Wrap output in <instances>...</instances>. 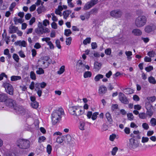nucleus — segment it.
I'll return each mask as SVG.
<instances>
[{
    "mask_svg": "<svg viewBox=\"0 0 156 156\" xmlns=\"http://www.w3.org/2000/svg\"><path fill=\"white\" fill-rule=\"evenodd\" d=\"M41 46L39 43H35L34 46V48L37 49H38L41 47Z\"/></svg>",
    "mask_w": 156,
    "mask_h": 156,
    "instance_id": "64",
    "label": "nucleus"
},
{
    "mask_svg": "<svg viewBox=\"0 0 156 156\" xmlns=\"http://www.w3.org/2000/svg\"><path fill=\"white\" fill-rule=\"evenodd\" d=\"M72 38L71 37H69L66 38V44L67 45H69L71 42Z\"/></svg>",
    "mask_w": 156,
    "mask_h": 156,
    "instance_id": "52",
    "label": "nucleus"
},
{
    "mask_svg": "<svg viewBox=\"0 0 156 156\" xmlns=\"http://www.w3.org/2000/svg\"><path fill=\"white\" fill-rule=\"evenodd\" d=\"M18 53L20 57L22 58H25V55H24L23 52L22 50L20 51Z\"/></svg>",
    "mask_w": 156,
    "mask_h": 156,
    "instance_id": "60",
    "label": "nucleus"
},
{
    "mask_svg": "<svg viewBox=\"0 0 156 156\" xmlns=\"http://www.w3.org/2000/svg\"><path fill=\"white\" fill-rule=\"evenodd\" d=\"M147 18L146 16L142 15L138 16L135 19V24L138 28L144 26L146 23Z\"/></svg>",
    "mask_w": 156,
    "mask_h": 156,
    "instance_id": "3",
    "label": "nucleus"
},
{
    "mask_svg": "<svg viewBox=\"0 0 156 156\" xmlns=\"http://www.w3.org/2000/svg\"><path fill=\"white\" fill-rule=\"evenodd\" d=\"M18 30V29L17 27L11 25L9 27V32L10 34H13L16 33V31Z\"/></svg>",
    "mask_w": 156,
    "mask_h": 156,
    "instance_id": "15",
    "label": "nucleus"
},
{
    "mask_svg": "<svg viewBox=\"0 0 156 156\" xmlns=\"http://www.w3.org/2000/svg\"><path fill=\"white\" fill-rule=\"evenodd\" d=\"M105 53L108 55H109L111 53V49L110 48H108L106 49L105 51Z\"/></svg>",
    "mask_w": 156,
    "mask_h": 156,
    "instance_id": "54",
    "label": "nucleus"
},
{
    "mask_svg": "<svg viewBox=\"0 0 156 156\" xmlns=\"http://www.w3.org/2000/svg\"><path fill=\"white\" fill-rule=\"evenodd\" d=\"M124 92L126 94H130L133 93V91L130 88H126L124 90Z\"/></svg>",
    "mask_w": 156,
    "mask_h": 156,
    "instance_id": "27",
    "label": "nucleus"
},
{
    "mask_svg": "<svg viewBox=\"0 0 156 156\" xmlns=\"http://www.w3.org/2000/svg\"><path fill=\"white\" fill-rule=\"evenodd\" d=\"M101 64L98 62H96L94 63V68L96 71H98L101 68Z\"/></svg>",
    "mask_w": 156,
    "mask_h": 156,
    "instance_id": "20",
    "label": "nucleus"
},
{
    "mask_svg": "<svg viewBox=\"0 0 156 156\" xmlns=\"http://www.w3.org/2000/svg\"><path fill=\"white\" fill-rule=\"evenodd\" d=\"M50 39V38L49 37L43 38L42 39V41H45L49 46L50 49H54V45L51 41H49Z\"/></svg>",
    "mask_w": 156,
    "mask_h": 156,
    "instance_id": "13",
    "label": "nucleus"
},
{
    "mask_svg": "<svg viewBox=\"0 0 156 156\" xmlns=\"http://www.w3.org/2000/svg\"><path fill=\"white\" fill-rule=\"evenodd\" d=\"M65 66H63L61 67L59 71H58V73L59 74L62 73L65 71Z\"/></svg>",
    "mask_w": 156,
    "mask_h": 156,
    "instance_id": "40",
    "label": "nucleus"
},
{
    "mask_svg": "<svg viewBox=\"0 0 156 156\" xmlns=\"http://www.w3.org/2000/svg\"><path fill=\"white\" fill-rule=\"evenodd\" d=\"M107 91V88L104 85H101L99 87L98 93L100 95H102Z\"/></svg>",
    "mask_w": 156,
    "mask_h": 156,
    "instance_id": "14",
    "label": "nucleus"
},
{
    "mask_svg": "<svg viewBox=\"0 0 156 156\" xmlns=\"http://www.w3.org/2000/svg\"><path fill=\"white\" fill-rule=\"evenodd\" d=\"M35 90L37 92V93L39 97L41 96L42 93V90L41 89H36Z\"/></svg>",
    "mask_w": 156,
    "mask_h": 156,
    "instance_id": "48",
    "label": "nucleus"
},
{
    "mask_svg": "<svg viewBox=\"0 0 156 156\" xmlns=\"http://www.w3.org/2000/svg\"><path fill=\"white\" fill-rule=\"evenodd\" d=\"M63 141V140L61 137H58L56 139V142L59 143L61 144Z\"/></svg>",
    "mask_w": 156,
    "mask_h": 156,
    "instance_id": "56",
    "label": "nucleus"
},
{
    "mask_svg": "<svg viewBox=\"0 0 156 156\" xmlns=\"http://www.w3.org/2000/svg\"><path fill=\"white\" fill-rule=\"evenodd\" d=\"M148 81L150 83L153 84H155L156 83V81L154 78L152 76L149 77L148 78Z\"/></svg>",
    "mask_w": 156,
    "mask_h": 156,
    "instance_id": "28",
    "label": "nucleus"
},
{
    "mask_svg": "<svg viewBox=\"0 0 156 156\" xmlns=\"http://www.w3.org/2000/svg\"><path fill=\"white\" fill-rule=\"evenodd\" d=\"M153 69V67L152 66H149L145 68V69L147 72H150Z\"/></svg>",
    "mask_w": 156,
    "mask_h": 156,
    "instance_id": "55",
    "label": "nucleus"
},
{
    "mask_svg": "<svg viewBox=\"0 0 156 156\" xmlns=\"http://www.w3.org/2000/svg\"><path fill=\"white\" fill-rule=\"evenodd\" d=\"M68 110L71 115L77 117L83 114L84 112V109L82 107L80 106H73L69 107Z\"/></svg>",
    "mask_w": 156,
    "mask_h": 156,
    "instance_id": "1",
    "label": "nucleus"
},
{
    "mask_svg": "<svg viewBox=\"0 0 156 156\" xmlns=\"http://www.w3.org/2000/svg\"><path fill=\"white\" fill-rule=\"evenodd\" d=\"M12 57L16 62H19L20 58L19 56L17 54L14 53Z\"/></svg>",
    "mask_w": 156,
    "mask_h": 156,
    "instance_id": "36",
    "label": "nucleus"
},
{
    "mask_svg": "<svg viewBox=\"0 0 156 156\" xmlns=\"http://www.w3.org/2000/svg\"><path fill=\"white\" fill-rule=\"evenodd\" d=\"M139 143L138 141L133 138H131L129 139V147L131 150H133L139 146Z\"/></svg>",
    "mask_w": 156,
    "mask_h": 156,
    "instance_id": "6",
    "label": "nucleus"
},
{
    "mask_svg": "<svg viewBox=\"0 0 156 156\" xmlns=\"http://www.w3.org/2000/svg\"><path fill=\"white\" fill-rule=\"evenodd\" d=\"M38 62H40L39 63L40 64V66L43 67L44 69L48 67V65L47 66L45 65L46 62L42 59L39 60Z\"/></svg>",
    "mask_w": 156,
    "mask_h": 156,
    "instance_id": "22",
    "label": "nucleus"
},
{
    "mask_svg": "<svg viewBox=\"0 0 156 156\" xmlns=\"http://www.w3.org/2000/svg\"><path fill=\"white\" fill-rule=\"evenodd\" d=\"M155 54V52L153 51H150L147 53V55L151 57H153Z\"/></svg>",
    "mask_w": 156,
    "mask_h": 156,
    "instance_id": "46",
    "label": "nucleus"
},
{
    "mask_svg": "<svg viewBox=\"0 0 156 156\" xmlns=\"http://www.w3.org/2000/svg\"><path fill=\"white\" fill-rule=\"evenodd\" d=\"M38 103L37 101L32 102L31 104V106L33 108L36 109L38 106Z\"/></svg>",
    "mask_w": 156,
    "mask_h": 156,
    "instance_id": "33",
    "label": "nucleus"
},
{
    "mask_svg": "<svg viewBox=\"0 0 156 156\" xmlns=\"http://www.w3.org/2000/svg\"><path fill=\"white\" fill-rule=\"evenodd\" d=\"M4 156H16L15 153L13 152L9 151L6 153Z\"/></svg>",
    "mask_w": 156,
    "mask_h": 156,
    "instance_id": "30",
    "label": "nucleus"
},
{
    "mask_svg": "<svg viewBox=\"0 0 156 156\" xmlns=\"http://www.w3.org/2000/svg\"><path fill=\"white\" fill-rule=\"evenodd\" d=\"M122 14V12L118 10H115L112 11L110 12V15L112 17L115 18L120 17Z\"/></svg>",
    "mask_w": 156,
    "mask_h": 156,
    "instance_id": "11",
    "label": "nucleus"
},
{
    "mask_svg": "<svg viewBox=\"0 0 156 156\" xmlns=\"http://www.w3.org/2000/svg\"><path fill=\"white\" fill-rule=\"evenodd\" d=\"M30 77L32 80H35L36 79V75L33 71L31 72L30 73Z\"/></svg>",
    "mask_w": 156,
    "mask_h": 156,
    "instance_id": "44",
    "label": "nucleus"
},
{
    "mask_svg": "<svg viewBox=\"0 0 156 156\" xmlns=\"http://www.w3.org/2000/svg\"><path fill=\"white\" fill-rule=\"evenodd\" d=\"M145 107L147 109L146 115L147 116H149V117H151L153 115L154 113L152 111V106L151 104H149L146 105Z\"/></svg>",
    "mask_w": 156,
    "mask_h": 156,
    "instance_id": "7",
    "label": "nucleus"
},
{
    "mask_svg": "<svg viewBox=\"0 0 156 156\" xmlns=\"http://www.w3.org/2000/svg\"><path fill=\"white\" fill-rule=\"evenodd\" d=\"M47 152L48 154H50L52 150V147L50 145H48L47 147Z\"/></svg>",
    "mask_w": 156,
    "mask_h": 156,
    "instance_id": "45",
    "label": "nucleus"
},
{
    "mask_svg": "<svg viewBox=\"0 0 156 156\" xmlns=\"http://www.w3.org/2000/svg\"><path fill=\"white\" fill-rule=\"evenodd\" d=\"M139 116L140 118L144 119L146 118V115L145 113H140L139 114Z\"/></svg>",
    "mask_w": 156,
    "mask_h": 156,
    "instance_id": "42",
    "label": "nucleus"
},
{
    "mask_svg": "<svg viewBox=\"0 0 156 156\" xmlns=\"http://www.w3.org/2000/svg\"><path fill=\"white\" fill-rule=\"evenodd\" d=\"M16 145L20 148L21 149H27L30 146V141L27 139H20L16 142Z\"/></svg>",
    "mask_w": 156,
    "mask_h": 156,
    "instance_id": "4",
    "label": "nucleus"
},
{
    "mask_svg": "<svg viewBox=\"0 0 156 156\" xmlns=\"http://www.w3.org/2000/svg\"><path fill=\"white\" fill-rule=\"evenodd\" d=\"M128 119L130 120H133L134 119V116L132 113H129L127 114Z\"/></svg>",
    "mask_w": 156,
    "mask_h": 156,
    "instance_id": "43",
    "label": "nucleus"
},
{
    "mask_svg": "<svg viewBox=\"0 0 156 156\" xmlns=\"http://www.w3.org/2000/svg\"><path fill=\"white\" fill-rule=\"evenodd\" d=\"M63 114V110L62 108H59L58 110L53 112L51 114L52 124L55 125L58 122L61 118V115Z\"/></svg>",
    "mask_w": 156,
    "mask_h": 156,
    "instance_id": "2",
    "label": "nucleus"
},
{
    "mask_svg": "<svg viewBox=\"0 0 156 156\" xmlns=\"http://www.w3.org/2000/svg\"><path fill=\"white\" fill-rule=\"evenodd\" d=\"M150 123L152 126H154L156 125V119L153 118H151L150 121Z\"/></svg>",
    "mask_w": 156,
    "mask_h": 156,
    "instance_id": "31",
    "label": "nucleus"
},
{
    "mask_svg": "<svg viewBox=\"0 0 156 156\" xmlns=\"http://www.w3.org/2000/svg\"><path fill=\"white\" fill-rule=\"evenodd\" d=\"M71 13V11L69 10H67L64 11L63 13V17L65 19H67L70 14Z\"/></svg>",
    "mask_w": 156,
    "mask_h": 156,
    "instance_id": "21",
    "label": "nucleus"
},
{
    "mask_svg": "<svg viewBox=\"0 0 156 156\" xmlns=\"http://www.w3.org/2000/svg\"><path fill=\"white\" fill-rule=\"evenodd\" d=\"M8 98V96L7 94L5 93L0 94V102H5Z\"/></svg>",
    "mask_w": 156,
    "mask_h": 156,
    "instance_id": "16",
    "label": "nucleus"
},
{
    "mask_svg": "<svg viewBox=\"0 0 156 156\" xmlns=\"http://www.w3.org/2000/svg\"><path fill=\"white\" fill-rule=\"evenodd\" d=\"M149 138L147 137H143L142 138V142L144 143L148 141Z\"/></svg>",
    "mask_w": 156,
    "mask_h": 156,
    "instance_id": "61",
    "label": "nucleus"
},
{
    "mask_svg": "<svg viewBox=\"0 0 156 156\" xmlns=\"http://www.w3.org/2000/svg\"><path fill=\"white\" fill-rule=\"evenodd\" d=\"M46 139L45 137L44 136H41L39 138L38 142L41 143L42 141H44Z\"/></svg>",
    "mask_w": 156,
    "mask_h": 156,
    "instance_id": "62",
    "label": "nucleus"
},
{
    "mask_svg": "<svg viewBox=\"0 0 156 156\" xmlns=\"http://www.w3.org/2000/svg\"><path fill=\"white\" fill-rule=\"evenodd\" d=\"M6 105L13 109L16 105V101L12 99L8 98L5 102Z\"/></svg>",
    "mask_w": 156,
    "mask_h": 156,
    "instance_id": "8",
    "label": "nucleus"
},
{
    "mask_svg": "<svg viewBox=\"0 0 156 156\" xmlns=\"http://www.w3.org/2000/svg\"><path fill=\"white\" fill-rule=\"evenodd\" d=\"M91 76V73L89 71L85 72L83 75L84 78H86L88 77H90Z\"/></svg>",
    "mask_w": 156,
    "mask_h": 156,
    "instance_id": "35",
    "label": "nucleus"
},
{
    "mask_svg": "<svg viewBox=\"0 0 156 156\" xmlns=\"http://www.w3.org/2000/svg\"><path fill=\"white\" fill-rule=\"evenodd\" d=\"M103 77L104 76L103 75L101 74H98L95 76L94 78V80L96 82L98 81H99L100 79L103 78Z\"/></svg>",
    "mask_w": 156,
    "mask_h": 156,
    "instance_id": "26",
    "label": "nucleus"
},
{
    "mask_svg": "<svg viewBox=\"0 0 156 156\" xmlns=\"http://www.w3.org/2000/svg\"><path fill=\"white\" fill-rule=\"evenodd\" d=\"M21 79V77L20 76H12L11 77V80L12 81H16Z\"/></svg>",
    "mask_w": 156,
    "mask_h": 156,
    "instance_id": "25",
    "label": "nucleus"
},
{
    "mask_svg": "<svg viewBox=\"0 0 156 156\" xmlns=\"http://www.w3.org/2000/svg\"><path fill=\"white\" fill-rule=\"evenodd\" d=\"M119 99L120 101L122 103L127 104L129 103V101L125 95L122 93L119 94Z\"/></svg>",
    "mask_w": 156,
    "mask_h": 156,
    "instance_id": "10",
    "label": "nucleus"
},
{
    "mask_svg": "<svg viewBox=\"0 0 156 156\" xmlns=\"http://www.w3.org/2000/svg\"><path fill=\"white\" fill-rule=\"evenodd\" d=\"M36 20V19L34 17H32L29 21V25H32L34 23Z\"/></svg>",
    "mask_w": 156,
    "mask_h": 156,
    "instance_id": "57",
    "label": "nucleus"
},
{
    "mask_svg": "<svg viewBox=\"0 0 156 156\" xmlns=\"http://www.w3.org/2000/svg\"><path fill=\"white\" fill-rule=\"evenodd\" d=\"M142 126L143 128L145 130H147L149 128L148 124L146 123H143Z\"/></svg>",
    "mask_w": 156,
    "mask_h": 156,
    "instance_id": "53",
    "label": "nucleus"
},
{
    "mask_svg": "<svg viewBox=\"0 0 156 156\" xmlns=\"http://www.w3.org/2000/svg\"><path fill=\"white\" fill-rule=\"evenodd\" d=\"M15 112L18 113H22L25 112L24 108L22 106H20L17 104L13 108Z\"/></svg>",
    "mask_w": 156,
    "mask_h": 156,
    "instance_id": "12",
    "label": "nucleus"
},
{
    "mask_svg": "<svg viewBox=\"0 0 156 156\" xmlns=\"http://www.w3.org/2000/svg\"><path fill=\"white\" fill-rule=\"evenodd\" d=\"M3 86L5 89L6 93L10 95H13L14 94V88L12 85L8 83H3Z\"/></svg>",
    "mask_w": 156,
    "mask_h": 156,
    "instance_id": "5",
    "label": "nucleus"
},
{
    "mask_svg": "<svg viewBox=\"0 0 156 156\" xmlns=\"http://www.w3.org/2000/svg\"><path fill=\"white\" fill-rule=\"evenodd\" d=\"M152 26L150 25H147L144 28L145 32L147 33H149L152 31Z\"/></svg>",
    "mask_w": 156,
    "mask_h": 156,
    "instance_id": "24",
    "label": "nucleus"
},
{
    "mask_svg": "<svg viewBox=\"0 0 156 156\" xmlns=\"http://www.w3.org/2000/svg\"><path fill=\"white\" fill-rule=\"evenodd\" d=\"M91 41V38L90 37H87L85 39L83 40V43L84 44L86 45L87 44L90 43Z\"/></svg>",
    "mask_w": 156,
    "mask_h": 156,
    "instance_id": "34",
    "label": "nucleus"
},
{
    "mask_svg": "<svg viewBox=\"0 0 156 156\" xmlns=\"http://www.w3.org/2000/svg\"><path fill=\"white\" fill-rule=\"evenodd\" d=\"M84 65L83 64L82 61H81L80 62H79L78 63L77 65V67H78V69H81L82 67L84 66Z\"/></svg>",
    "mask_w": 156,
    "mask_h": 156,
    "instance_id": "41",
    "label": "nucleus"
},
{
    "mask_svg": "<svg viewBox=\"0 0 156 156\" xmlns=\"http://www.w3.org/2000/svg\"><path fill=\"white\" fill-rule=\"evenodd\" d=\"M14 21L15 22V24H17L18 23H23V21L21 19H17L16 17H15L14 18Z\"/></svg>",
    "mask_w": 156,
    "mask_h": 156,
    "instance_id": "29",
    "label": "nucleus"
},
{
    "mask_svg": "<svg viewBox=\"0 0 156 156\" xmlns=\"http://www.w3.org/2000/svg\"><path fill=\"white\" fill-rule=\"evenodd\" d=\"M116 136V134L114 133L112 134L109 136V140L110 141H113L114 140Z\"/></svg>",
    "mask_w": 156,
    "mask_h": 156,
    "instance_id": "47",
    "label": "nucleus"
},
{
    "mask_svg": "<svg viewBox=\"0 0 156 156\" xmlns=\"http://www.w3.org/2000/svg\"><path fill=\"white\" fill-rule=\"evenodd\" d=\"M72 33V32L70 29H66L65 30L64 34L66 36H69Z\"/></svg>",
    "mask_w": 156,
    "mask_h": 156,
    "instance_id": "37",
    "label": "nucleus"
},
{
    "mask_svg": "<svg viewBox=\"0 0 156 156\" xmlns=\"http://www.w3.org/2000/svg\"><path fill=\"white\" fill-rule=\"evenodd\" d=\"M125 133L127 134H129L130 133V129L129 127H125L124 129Z\"/></svg>",
    "mask_w": 156,
    "mask_h": 156,
    "instance_id": "59",
    "label": "nucleus"
},
{
    "mask_svg": "<svg viewBox=\"0 0 156 156\" xmlns=\"http://www.w3.org/2000/svg\"><path fill=\"white\" fill-rule=\"evenodd\" d=\"M98 112H95L92 115V116L91 118L93 120H95L97 118V116L98 115Z\"/></svg>",
    "mask_w": 156,
    "mask_h": 156,
    "instance_id": "50",
    "label": "nucleus"
},
{
    "mask_svg": "<svg viewBox=\"0 0 156 156\" xmlns=\"http://www.w3.org/2000/svg\"><path fill=\"white\" fill-rule=\"evenodd\" d=\"M85 126V123L84 122H82L80 123V126H79V129L82 130H84V126Z\"/></svg>",
    "mask_w": 156,
    "mask_h": 156,
    "instance_id": "39",
    "label": "nucleus"
},
{
    "mask_svg": "<svg viewBox=\"0 0 156 156\" xmlns=\"http://www.w3.org/2000/svg\"><path fill=\"white\" fill-rule=\"evenodd\" d=\"M97 3V0H91L90 2H88L85 5L83 9L84 10H85L88 9L93 6L94 5L96 4Z\"/></svg>",
    "mask_w": 156,
    "mask_h": 156,
    "instance_id": "9",
    "label": "nucleus"
},
{
    "mask_svg": "<svg viewBox=\"0 0 156 156\" xmlns=\"http://www.w3.org/2000/svg\"><path fill=\"white\" fill-rule=\"evenodd\" d=\"M14 44L16 45H19L20 46H23V47H26L27 46V44L24 41H18L14 43Z\"/></svg>",
    "mask_w": 156,
    "mask_h": 156,
    "instance_id": "17",
    "label": "nucleus"
},
{
    "mask_svg": "<svg viewBox=\"0 0 156 156\" xmlns=\"http://www.w3.org/2000/svg\"><path fill=\"white\" fill-rule=\"evenodd\" d=\"M118 150V148L117 147H114L112 151V154L113 155H115L116 152Z\"/></svg>",
    "mask_w": 156,
    "mask_h": 156,
    "instance_id": "51",
    "label": "nucleus"
},
{
    "mask_svg": "<svg viewBox=\"0 0 156 156\" xmlns=\"http://www.w3.org/2000/svg\"><path fill=\"white\" fill-rule=\"evenodd\" d=\"M55 44L56 46L57 47H58V49L61 48V46L60 45V41L58 40L57 39L56 40Z\"/></svg>",
    "mask_w": 156,
    "mask_h": 156,
    "instance_id": "49",
    "label": "nucleus"
},
{
    "mask_svg": "<svg viewBox=\"0 0 156 156\" xmlns=\"http://www.w3.org/2000/svg\"><path fill=\"white\" fill-rule=\"evenodd\" d=\"M36 5L34 4L32 5L30 8V11L32 12L34 11L36 9Z\"/></svg>",
    "mask_w": 156,
    "mask_h": 156,
    "instance_id": "63",
    "label": "nucleus"
},
{
    "mask_svg": "<svg viewBox=\"0 0 156 156\" xmlns=\"http://www.w3.org/2000/svg\"><path fill=\"white\" fill-rule=\"evenodd\" d=\"M132 33L136 36H140L142 34V32L141 30L138 29H133L132 31Z\"/></svg>",
    "mask_w": 156,
    "mask_h": 156,
    "instance_id": "18",
    "label": "nucleus"
},
{
    "mask_svg": "<svg viewBox=\"0 0 156 156\" xmlns=\"http://www.w3.org/2000/svg\"><path fill=\"white\" fill-rule=\"evenodd\" d=\"M41 27L42 29V31H43V33H48L50 32V30L48 28L42 26Z\"/></svg>",
    "mask_w": 156,
    "mask_h": 156,
    "instance_id": "32",
    "label": "nucleus"
},
{
    "mask_svg": "<svg viewBox=\"0 0 156 156\" xmlns=\"http://www.w3.org/2000/svg\"><path fill=\"white\" fill-rule=\"evenodd\" d=\"M42 29L41 27H38L35 29V32L38 34H43Z\"/></svg>",
    "mask_w": 156,
    "mask_h": 156,
    "instance_id": "23",
    "label": "nucleus"
},
{
    "mask_svg": "<svg viewBox=\"0 0 156 156\" xmlns=\"http://www.w3.org/2000/svg\"><path fill=\"white\" fill-rule=\"evenodd\" d=\"M105 117L109 124H112L113 120L110 114L108 112L106 113L105 114Z\"/></svg>",
    "mask_w": 156,
    "mask_h": 156,
    "instance_id": "19",
    "label": "nucleus"
},
{
    "mask_svg": "<svg viewBox=\"0 0 156 156\" xmlns=\"http://www.w3.org/2000/svg\"><path fill=\"white\" fill-rule=\"evenodd\" d=\"M92 49H93L96 48L97 47V45L96 42H92L91 44Z\"/></svg>",
    "mask_w": 156,
    "mask_h": 156,
    "instance_id": "58",
    "label": "nucleus"
},
{
    "mask_svg": "<svg viewBox=\"0 0 156 156\" xmlns=\"http://www.w3.org/2000/svg\"><path fill=\"white\" fill-rule=\"evenodd\" d=\"M36 73L39 75L43 74L44 73V71L42 68H38V70L36 71Z\"/></svg>",
    "mask_w": 156,
    "mask_h": 156,
    "instance_id": "38",
    "label": "nucleus"
}]
</instances>
